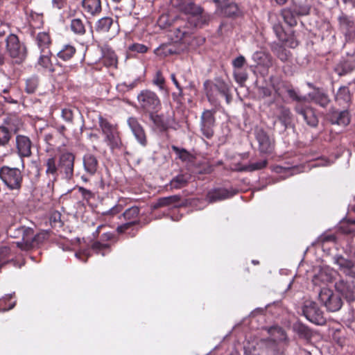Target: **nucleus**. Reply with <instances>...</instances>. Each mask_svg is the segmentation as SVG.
<instances>
[{"instance_id":"obj_1","label":"nucleus","mask_w":355,"mask_h":355,"mask_svg":"<svg viewBox=\"0 0 355 355\" xmlns=\"http://www.w3.org/2000/svg\"><path fill=\"white\" fill-rule=\"evenodd\" d=\"M92 123L94 124L92 127H90V130L96 129L98 130L99 129L97 128L96 125L98 123L99 128L105 136V141L112 150L121 148L122 141L117 125L111 123L107 119L96 111H93Z\"/></svg>"},{"instance_id":"obj_2","label":"nucleus","mask_w":355,"mask_h":355,"mask_svg":"<svg viewBox=\"0 0 355 355\" xmlns=\"http://www.w3.org/2000/svg\"><path fill=\"white\" fill-rule=\"evenodd\" d=\"M232 85L222 78H216L214 81L206 80L203 83V89L208 101L215 104L217 101L215 91H217L222 96L225 98L227 104L232 101L231 94Z\"/></svg>"},{"instance_id":"obj_3","label":"nucleus","mask_w":355,"mask_h":355,"mask_svg":"<svg viewBox=\"0 0 355 355\" xmlns=\"http://www.w3.org/2000/svg\"><path fill=\"white\" fill-rule=\"evenodd\" d=\"M311 5L307 0L296 1L291 0L288 6L281 10V15L284 22L291 27L297 26V18L309 15L311 10Z\"/></svg>"},{"instance_id":"obj_4","label":"nucleus","mask_w":355,"mask_h":355,"mask_svg":"<svg viewBox=\"0 0 355 355\" xmlns=\"http://www.w3.org/2000/svg\"><path fill=\"white\" fill-rule=\"evenodd\" d=\"M18 232L21 234V241L17 242V245L23 250H29L38 248L43 242L49 239L46 232H42L34 235L33 230L29 227H20Z\"/></svg>"},{"instance_id":"obj_5","label":"nucleus","mask_w":355,"mask_h":355,"mask_svg":"<svg viewBox=\"0 0 355 355\" xmlns=\"http://www.w3.org/2000/svg\"><path fill=\"white\" fill-rule=\"evenodd\" d=\"M354 268H340L346 275V279L336 282L335 288L338 294L342 295L348 302L355 300V272Z\"/></svg>"},{"instance_id":"obj_6","label":"nucleus","mask_w":355,"mask_h":355,"mask_svg":"<svg viewBox=\"0 0 355 355\" xmlns=\"http://www.w3.org/2000/svg\"><path fill=\"white\" fill-rule=\"evenodd\" d=\"M6 49L8 55L15 60V63H22L28 53L26 46L21 42L19 37L13 33H10L5 39Z\"/></svg>"},{"instance_id":"obj_7","label":"nucleus","mask_w":355,"mask_h":355,"mask_svg":"<svg viewBox=\"0 0 355 355\" xmlns=\"http://www.w3.org/2000/svg\"><path fill=\"white\" fill-rule=\"evenodd\" d=\"M137 101L144 114L162 110V102L157 94L150 89H143L137 95Z\"/></svg>"},{"instance_id":"obj_8","label":"nucleus","mask_w":355,"mask_h":355,"mask_svg":"<svg viewBox=\"0 0 355 355\" xmlns=\"http://www.w3.org/2000/svg\"><path fill=\"white\" fill-rule=\"evenodd\" d=\"M0 179L10 190L19 191L22 186L23 175L17 168L3 166L0 168Z\"/></svg>"},{"instance_id":"obj_9","label":"nucleus","mask_w":355,"mask_h":355,"mask_svg":"<svg viewBox=\"0 0 355 355\" xmlns=\"http://www.w3.org/2000/svg\"><path fill=\"white\" fill-rule=\"evenodd\" d=\"M216 109H205L200 116V131L207 139H211L214 135V128L216 125Z\"/></svg>"},{"instance_id":"obj_10","label":"nucleus","mask_w":355,"mask_h":355,"mask_svg":"<svg viewBox=\"0 0 355 355\" xmlns=\"http://www.w3.org/2000/svg\"><path fill=\"white\" fill-rule=\"evenodd\" d=\"M318 297L320 302L329 311H337L340 310L343 306V301L340 295L334 293L329 288H321Z\"/></svg>"},{"instance_id":"obj_11","label":"nucleus","mask_w":355,"mask_h":355,"mask_svg":"<svg viewBox=\"0 0 355 355\" xmlns=\"http://www.w3.org/2000/svg\"><path fill=\"white\" fill-rule=\"evenodd\" d=\"M191 17L187 21L191 27L202 28L205 26H208L212 19L211 15L205 12L203 8L197 5L188 14Z\"/></svg>"},{"instance_id":"obj_12","label":"nucleus","mask_w":355,"mask_h":355,"mask_svg":"<svg viewBox=\"0 0 355 355\" xmlns=\"http://www.w3.org/2000/svg\"><path fill=\"white\" fill-rule=\"evenodd\" d=\"M338 28L347 42L355 40V19L353 17L342 13L338 17Z\"/></svg>"},{"instance_id":"obj_13","label":"nucleus","mask_w":355,"mask_h":355,"mask_svg":"<svg viewBox=\"0 0 355 355\" xmlns=\"http://www.w3.org/2000/svg\"><path fill=\"white\" fill-rule=\"evenodd\" d=\"M306 318L312 323L322 325L325 323L323 311L319 308L318 304L313 301H306L302 309Z\"/></svg>"},{"instance_id":"obj_14","label":"nucleus","mask_w":355,"mask_h":355,"mask_svg":"<svg viewBox=\"0 0 355 355\" xmlns=\"http://www.w3.org/2000/svg\"><path fill=\"white\" fill-rule=\"evenodd\" d=\"M327 116L331 124L347 126L350 123L349 108H343V110H339L334 107H331L329 110Z\"/></svg>"},{"instance_id":"obj_15","label":"nucleus","mask_w":355,"mask_h":355,"mask_svg":"<svg viewBox=\"0 0 355 355\" xmlns=\"http://www.w3.org/2000/svg\"><path fill=\"white\" fill-rule=\"evenodd\" d=\"M255 138L259 144V150L261 153L270 154L275 147V141L263 128L255 130Z\"/></svg>"},{"instance_id":"obj_16","label":"nucleus","mask_w":355,"mask_h":355,"mask_svg":"<svg viewBox=\"0 0 355 355\" xmlns=\"http://www.w3.org/2000/svg\"><path fill=\"white\" fill-rule=\"evenodd\" d=\"M238 190L231 188L227 189L223 187L214 188L207 192L206 199L208 202L214 203L233 197L238 193Z\"/></svg>"},{"instance_id":"obj_17","label":"nucleus","mask_w":355,"mask_h":355,"mask_svg":"<svg viewBox=\"0 0 355 355\" xmlns=\"http://www.w3.org/2000/svg\"><path fill=\"white\" fill-rule=\"evenodd\" d=\"M295 111L303 116L305 122L310 127L316 128L318 125L319 119L315 110L312 107L298 104L295 105Z\"/></svg>"},{"instance_id":"obj_18","label":"nucleus","mask_w":355,"mask_h":355,"mask_svg":"<svg viewBox=\"0 0 355 355\" xmlns=\"http://www.w3.org/2000/svg\"><path fill=\"white\" fill-rule=\"evenodd\" d=\"M74 156L72 153H65L58 159L60 173L64 175L65 178H70L73 173Z\"/></svg>"},{"instance_id":"obj_19","label":"nucleus","mask_w":355,"mask_h":355,"mask_svg":"<svg viewBox=\"0 0 355 355\" xmlns=\"http://www.w3.org/2000/svg\"><path fill=\"white\" fill-rule=\"evenodd\" d=\"M128 124L137 141L142 146H146L148 144L147 137L143 126L135 117L128 118Z\"/></svg>"},{"instance_id":"obj_20","label":"nucleus","mask_w":355,"mask_h":355,"mask_svg":"<svg viewBox=\"0 0 355 355\" xmlns=\"http://www.w3.org/2000/svg\"><path fill=\"white\" fill-rule=\"evenodd\" d=\"M353 94L347 86H341L334 94L336 103L343 108H349L352 102Z\"/></svg>"},{"instance_id":"obj_21","label":"nucleus","mask_w":355,"mask_h":355,"mask_svg":"<svg viewBox=\"0 0 355 355\" xmlns=\"http://www.w3.org/2000/svg\"><path fill=\"white\" fill-rule=\"evenodd\" d=\"M338 273L333 268H319V270L313 277V283L320 286V284H327L336 279Z\"/></svg>"},{"instance_id":"obj_22","label":"nucleus","mask_w":355,"mask_h":355,"mask_svg":"<svg viewBox=\"0 0 355 355\" xmlns=\"http://www.w3.org/2000/svg\"><path fill=\"white\" fill-rule=\"evenodd\" d=\"M174 206L176 207H184L185 203L181 202L180 195H173L167 197L159 198L151 205V209L155 210L161 207Z\"/></svg>"},{"instance_id":"obj_23","label":"nucleus","mask_w":355,"mask_h":355,"mask_svg":"<svg viewBox=\"0 0 355 355\" xmlns=\"http://www.w3.org/2000/svg\"><path fill=\"white\" fill-rule=\"evenodd\" d=\"M44 166L46 167L45 173L47 176H51V178L48 183V187L51 185L53 189V183L58 179L60 173L58 161L55 157H51L46 159L44 162Z\"/></svg>"},{"instance_id":"obj_24","label":"nucleus","mask_w":355,"mask_h":355,"mask_svg":"<svg viewBox=\"0 0 355 355\" xmlns=\"http://www.w3.org/2000/svg\"><path fill=\"white\" fill-rule=\"evenodd\" d=\"M16 148L21 157H29L32 155V142L27 136L22 135L16 136Z\"/></svg>"},{"instance_id":"obj_25","label":"nucleus","mask_w":355,"mask_h":355,"mask_svg":"<svg viewBox=\"0 0 355 355\" xmlns=\"http://www.w3.org/2000/svg\"><path fill=\"white\" fill-rule=\"evenodd\" d=\"M334 71L338 76H347L355 71V57L343 58L334 67Z\"/></svg>"},{"instance_id":"obj_26","label":"nucleus","mask_w":355,"mask_h":355,"mask_svg":"<svg viewBox=\"0 0 355 355\" xmlns=\"http://www.w3.org/2000/svg\"><path fill=\"white\" fill-rule=\"evenodd\" d=\"M171 31L173 32L177 41H183L193 34V28L189 26L187 21H182L181 24L174 26Z\"/></svg>"},{"instance_id":"obj_27","label":"nucleus","mask_w":355,"mask_h":355,"mask_svg":"<svg viewBox=\"0 0 355 355\" xmlns=\"http://www.w3.org/2000/svg\"><path fill=\"white\" fill-rule=\"evenodd\" d=\"M112 234L110 232L103 233L100 236L101 241L94 242L92 245V250L95 251L96 253L102 252V254L105 255L106 252L110 251V245L101 241H107L112 239Z\"/></svg>"},{"instance_id":"obj_28","label":"nucleus","mask_w":355,"mask_h":355,"mask_svg":"<svg viewBox=\"0 0 355 355\" xmlns=\"http://www.w3.org/2000/svg\"><path fill=\"white\" fill-rule=\"evenodd\" d=\"M279 113L277 116L278 121L284 126V130L291 127L293 121V114L289 107L284 105L278 107Z\"/></svg>"},{"instance_id":"obj_29","label":"nucleus","mask_w":355,"mask_h":355,"mask_svg":"<svg viewBox=\"0 0 355 355\" xmlns=\"http://www.w3.org/2000/svg\"><path fill=\"white\" fill-rule=\"evenodd\" d=\"M159 111L160 110H154L144 115L148 117L149 120L153 123L156 129L163 132L166 130L167 124L164 121V115L159 114Z\"/></svg>"},{"instance_id":"obj_30","label":"nucleus","mask_w":355,"mask_h":355,"mask_svg":"<svg viewBox=\"0 0 355 355\" xmlns=\"http://www.w3.org/2000/svg\"><path fill=\"white\" fill-rule=\"evenodd\" d=\"M191 178V175L187 173H180L172 178L169 182L168 187L171 190L184 188L188 185Z\"/></svg>"},{"instance_id":"obj_31","label":"nucleus","mask_w":355,"mask_h":355,"mask_svg":"<svg viewBox=\"0 0 355 355\" xmlns=\"http://www.w3.org/2000/svg\"><path fill=\"white\" fill-rule=\"evenodd\" d=\"M252 60L257 65L268 69L272 65V58L271 55L263 51H256L252 55Z\"/></svg>"},{"instance_id":"obj_32","label":"nucleus","mask_w":355,"mask_h":355,"mask_svg":"<svg viewBox=\"0 0 355 355\" xmlns=\"http://www.w3.org/2000/svg\"><path fill=\"white\" fill-rule=\"evenodd\" d=\"M35 41L40 52L46 53L47 50H50V46L51 45L52 40L49 33H38L36 35Z\"/></svg>"},{"instance_id":"obj_33","label":"nucleus","mask_w":355,"mask_h":355,"mask_svg":"<svg viewBox=\"0 0 355 355\" xmlns=\"http://www.w3.org/2000/svg\"><path fill=\"white\" fill-rule=\"evenodd\" d=\"M173 7L185 14H189L197 6L193 0H171Z\"/></svg>"},{"instance_id":"obj_34","label":"nucleus","mask_w":355,"mask_h":355,"mask_svg":"<svg viewBox=\"0 0 355 355\" xmlns=\"http://www.w3.org/2000/svg\"><path fill=\"white\" fill-rule=\"evenodd\" d=\"M104 50L105 46H101L98 42L95 41L92 44L90 48V65L102 60Z\"/></svg>"},{"instance_id":"obj_35","label":"nucleus","mask_w":355,"mask_h":355,"mask_svg":"<svg viewBox=\"0 0 355 355\" xmlns=\"http://www.w3.org/2000/svg\"><path fill=\"white\" fill-rule=\"evenodd\" d=\"M104 55L103 57V62L104 64L109 67H117L118 64V58L115 53V52L107 46H105Z\"/></svg>"},{"instance_id":"obj_36","label":"nucleus","mask_w":355,"mask_h":355,"mask_svg":"<svg viewBox=\"0 0 355 355\" xmlns=\"http://www.w3.org/2000/svg\"><path fill=\"white\" fill-rule=\"evenodd\" d=\"M12 131L16 133L17 128L12 129L10 128V130L3 125H0V147H7L9 145L12 137Z\"/></svg>"},{"instance_id":"obj_37","label":"nucleus","mask_w":355,"mask_h":355,"mask_svg":"<svg viewBox=\"0 0 355 355\" xmlns=\"http://www.w3.org/2000/svg\"><path fill=\"white\" fill-rule=\"evenodd\" d=\"M271 50L273 53L283 62H287L291 55L290 51L286 49L282 44H273L271 46Z\"/></svg>"},{"instance_id":"obj_38","label":"nucleus","mask_w":355,"mask_h":355,"mask_svg":"<svg viewBox=\"0 0 355 355\" xmlns=\"http://www.w3.org/2000/svg\"><path fill=\"white\" fill-rule=\"evenodd\" d=\"M156 55L165 58L177 53L176 48L172 44H162L154 50Z\"/></svg>"},{"instance_id":"obj_39","label":"nucleus","mask_w":355,"mask_h":355,"mask_svg":"<svg viewBox=\"0 0 355 355\" xmlns=\"http://www.w3.org/2000/svg\"><path fill=\"white\" fill-rule=\"evenodd\" d=\"M312 100L315 104L323 108L327 107L331 103V98L328 94L319 89L314 93Z\"/></svg>"},{"instance_id":"obj_40","label":"nucleus","mask_w":355,"mask_h":355,"mask_svg":"<svg viewBox=\"0 0 355 355\" xmlns=\"http://www.w3.org/2000/svg\"><path fill=\"white\" fill-rule=\"evenodd\" d=\"M112 24L113 19L111 17H102L96 21L94 26V31L97 33L108 32Z\"/></svg>"},{"instance_id":"obj_41","label":"nucleus","mask_w":355,"mask_h":355,"mask_svg":"<svg viewBox=\"0 0 355 355\" xmlns=\"http://www.w3.org/2000/svg\"><path fill=\"white\" fill-rule=\"evenodd\" d=\"M6 264L16 265L13 256L10 254V248L2 246L0 247V266H4Z\"/></svg>"},{"instance_id":"obj_42","label":"nucleus","mask_w":355,"mask_h":355,"mask_svg":"<svg viewBox=\"0 0 355 355\" xmlns=\"http://www.w3.org/2000/svg\"><path fill=\"white\" fill-rule=\"evenodd\" d=\"M49 219L51 227L56 230L57 231L61 229L64 225V223L62 220V214L58 211H51L49 213Z\"/></svg>"},{"instance_id":"obj_43","label":"nucleus","mask_w":355,"mask_h":355,"mask_svg":"<svg viewBox=\"0 0 355 355\" xmlns=\"http://www.w3.org/2000/svg\"><path fill=\"white\" fill-rule=\"evenodd\" d=\"M41 55L38 60V64L43 68L49 69L50 71L53 72L55 71L53 67V64L51 60L52 55L50 50H47L46 53L40 52Z\"/></svg>"},{"instance_id":"obj_44","label":"nucleus","mask_w":355,"mask_h":355,"mask_svg":"<svg viewBox=\"0 0 355 355\" xmlns=\"http://www.w3.org/2000/svg\"><path fill=\"white\" fill-rule=\"evenodd\" d=\"M171 148L182 161L191 162L193 160V156L185 148H180L176 146H172Z\"/></svg>"},{"instance_id":"obj_45","label":"nucleus","mask_w":355,"mask_h":355,"mask_svg":"<svg viewBox=\"0 0 355 355\" xmlns=\"http://www.w3.org/2000/svg\"><path fill=\"white\" fill-rule=\"evenodd\" d=\"M221 8L223 13L227 17L236 16L239 13V8L235 3H225L223 6H218Z\"/></svg>"},{"instance_id":"obj_46","label":"nucleus","mask_w":355,"mask_h":355,"mask_svg":"<svg viewBox=\"0 0 355 355\" xmlns=\"http://www.w3.org/2000/svg\"><path fill=\"white\" fill-rule=\"evenodd\" d=\"M39 85L38 78L32 76L27 78L25 81L24 90L27 94H33L35 92Z\"/></svg>"},{"instance_id":"obj_47","label":"nucleus","mask_w":355,"mask_h":355,"mask_svg":"<svg viewBox=\"0 0 355 355\" xmlns=\"http://www.w3.org/2000/svg\"><path fill=\"white\" fill-rule=\"evenodd\" d=\"M76 53V49L70 45H66L58 53V57L64 61L70 60Z\"/></svg>"},{"instance_id":"obj_48","label":"nucleus","mask_w":355,"mask_h":355,"mask_svg":"<svg viewBox=\"0 0 355 355\" xmlns=\"http://www.w3.org/2000/svg\"><path fill=\"white\" fill-rule=\"evenodd\" d=\"M140 209L137 206H132L127 209L123 214L122 216L125 220L132 221L137 220V218L139 214Z\"/></svg>"},{"instance_id":"obj_49","label":"nucleus","mask_w":355,"mask_h":355,"mask_svg":"<svg viewBox=\"0 0 355 355\" xmlns=\"http://www.w3.org/2000/svg\"><path fill=\"white\" fill-rule=\"evenodd\" d=\"M292 86L291 84L281 81L276 84H272V88L275 92V94L278 97H282L284 94L287 93V91Z\"/></svg>"},{"instance_id":"obj_50","label":"nucleus","mask_w":355,"mask_h":355,"mask_svg":"<svg viewBox=\"0 0 355 355\" xmlns=\"http://www.w3.org/2000/svg\"><path fill=\"white\" fill-rule=\"evenodd\" d=\"M327 242H332V243H336L337 242V238L334 234H322L320 236H319L315 241H313L311 243L312 246H315L317 245H322L324 243Z\"/></svg>"},{"instance_id":"obj_51","label":"nucleus","mask_w":355,"mask_h":355,"mask_svg":"<svg viewBox=\"0 0 355 355\" xmlns=\"http://www.w3.org/2000/svg\"><path fill=\"white\" fill-rule=\"evenodd\" d=\"M71 30L77 34H83L85 32V27L80 19H73L71 22Z\"/></svg>"},{"instance_id":"obj_52","label":"nucleus","mask_w":355,"mask_h":355,"mask_svg":"<svg viewBox=\"0 0 355 355\" xmlns=\"http://www.w3.org/2000/svg\"><path fill=\"white\" fill-rule=\"evenodd\" d=\"M286 94H288V97L293 101L301 103L305 102L307 100L306 96L299 94L294 89L293 85L287 91Z\"/></svg>"},{"instance_id":"obj_53","label":"nucleus","mask_w":355,"mask_h":355,"mask_svg":"<svg viewBox=\"0 0 355 355\" xmlns=\"http://www.w3.org/2000/svg\"><path fill=\"white\" fill-rule=\"evenodd\" d=\"M350 224H343L338 227V232L343 235L349 236L351 239L355 236V229L349 226Z\"/></svg>"},{"instance_id":"obj_54","label":"nucleus","mask_w":355,"mask_h":355,"mask_svg":"<svg viewBox=\"0 0 355 355\" xmlns=\"http://www.w3.org/2000/svg\"><path fill=\"white\" fill-rule=\"evenodd\" d=\"M140 223H141V222L139 220L128 221L125 223L119 225L116 227V231L119 234L125 233L127 232V230H129L131 227L136 225H139Z\"/></svg>"},{"instance_id":"obj_55","label":"nucleus","mask_w":355,"mask_h":355,"mask_svg":"<svg viewBox=\"0 0 355 355\" xmlns=\"http://www.w3.org/2000/svg\"><path fill=\"white\" fill-rule=\"evenodd\" d=\"M122 209L123 206L121 205H116L108 210L102 211L101 214L104 216H109L111 218L120 213Z\"/></svg>"},{"instance_id":"obj_56","label":"nucleus","mask_w":355,"mask_h":355,"mask_svg":"<svg viewBox=\"0 0 355 355\" xmlns=\"http://www.w3.org/2000/svg\"><path fill=\"white\" fill-rule=\"evenodd\" d=\"M153 83L159 87L161 89H164L165 78L162 75V72L160 70L156 71L155 76L153 80Z\"/></svg>"},{"instance_id":"obj_57","label":"nucleus","mask_w":355,"mask_h":355,"mask_svg":"<svg viewBox=\"0 0 355 355\" xmlns=\"http://www.w3.org/2000/svg\"><path fill=\"white\" fill-rule=\"evenodd\" d=\"M101 10V0H90V13L92 15L100 13Z\"/></svg>"},{"instance_id":"obj_58","label":"nucleus","mask_w":355,"mask_h":355,"mask_svg":"<svg viewBox=\"0 0 355 355\" xmlns=\"http://www.w3.org/2000/svg\"><path fill=\"white\" fill-rule=\"evenodd\" d=\"M273 31L275 33L278 39L282 42L286 41L285 33L284 28L280 23H277L273 25Z\"/></svg>"},{"instance_id":"obj_59","label":"nucleus","mask_w":355,"mask_h":355,"mask_svg":"<svg viewBox=\"0 0 355 355\" xmlns=\"http://www.w3.org/2000/svg\"><path fill=\"white\" fill-rule=\"evenodd\" d=\"M148 48L142 44L135 43L129 46L128 50L140 53H144L148 51Z\"/></svg>"},{"instance_id":"obj_60","label":"nucleus","mask_w":355,"mask_h":355,"mask_svg":"<svg viewBox=\"0 0 355 355\" xmlns=\"http://www.w3.org/2000/svg\"><path fill=\"white\" fill-rule=\"evenodd\" d=\"M257 92L259 98H265L269 97L272 94L270 88L266 86H259L257 87Z\"/></svg>"},{"instance_id":"obj_61","label":"nucleus","mask_w":355,"mask_h":355,"mask_svg":"<svg viewBox=\"0 0 355 355\" xmlns=\"http://www.w3.org/2000/svg\"><path fill=\"white\" fill-rule=\"evenodd\" d=\"M62 119L69 123H72L73 118V112L71 108L66 107L62 110Z\"/></svg>"},{"instance_id":"obj_62","label":"nucleus","mask_w":355,"mask_h":355,"mask_svg":"<svg viewBox=\"0 0 355 355\" xmlns=\"http://www.w3.org/2000/svg\"><path fill=\"white\" fill-rule=\"evenodd\" d=\"M246 64V60L243 55H239L232 60V65L235 69H241Z\"/></svg>"},{"instance_id":"obj_63","label":"nucleus","mask_w":355,"mask_h":355,"mask_svg":"<svg viewBox=\"0 0 355 355\" xmlns=\"http://www.w3.org/2000/svg\"><path fill=\"white\" fill-rule=\"evenodd\" d=\"M75 256L83 263H85L89 258V250L87 248L80 249L75 253Z\"/></svg>"},{"instance_id":"obj_64","label":"nucleus","mask_w":355,"mask_h":355,"mask_svg":"<svg viewBox=\"0 0 355 355\" xmlns=\"http://www.w3.org/2000/svg\"><path fill=\"white\" fill-rule=\"evenodd\" d=\"M30 22L35 21V24H33V26H40L42 24V15L37 14L35 12H33V11L31 12L30 15Z\"/></svg>"}]
</instances>
